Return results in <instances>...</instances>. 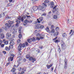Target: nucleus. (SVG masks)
Listing matches in <instances>:
<instances>
[{
	"instance_id": "09e8293b",
	"label": "nucleus",
	"mask_w": 74,
	"mask_h": 74,
	"mask_svg": "<svg viewBox=\"0 0 74 74\" xmlns=\"http://www.w3.org/2000/svg\"><path fill=\"white\" fill-rule=\"evenodd\" d=\"M47 15V13H44L42 14V16H46Z\"/></svg>"
},
{
	"instance_id": "dca6fc26",
	"label": "nucleus",
	"mask_w": 74,
	"mask_h": 74,
	"mask_svg": "<svg viewBox=\"0 0 74 74\" xmlns=\"http://www.w3.org/2000/svg\"><path fill=\"white\" fill-rule=\"evenodd\" d=\"M59 34V32L57 31L56 32L54 33L53 36L54 37H56V36H58V35Z\"/></svg>"
},
{
	"instance_id": "393cba45",
	"label": "nucleus",
	"mask_w": 74,
	"mask_h": 74,
	"mask_svg": "<svg viewBox=\"0 0 74 74\" xmlns=\"http://www.w3.org/2000/svg\"><path fill=\"white\" fill-rule=\"evenodd\" d=\"M21 53H22V52L21 51L19 53H18V58H20V57L21 56Z\"/></svg>"
},
{
	"instance_id": "37998d69",
	"label": "nucleus",
	"mask_w": 74,
	"mask_h": 74,
	"mask_svg": "<svg viewBox=\"0 0 74 74\" xmlns=\"http://www.w3.org/2000/svg\"><path fill=\"white\" fill-rule=\"evenodd\" d=\"M48 64L47 65V69H50V68H51V67H50V66H49V65H48Z\"/></svg>"
},
{
	"instance_id": "4be33fe9",
	"label": "nucleus",
	"mask_w": 74,
	"mask_h": 74,
	"mask_svg": "<svg viewBox=\"0 0 74 74\" xmlns=\"http://www.w3.org/2000/svg\"><path fill=\"white\" fill-rule=\"evenodd\" d=\"M45 10V7L44 6H43L42 7V9L41 10L42 11H44Z\"/></svg>"
},
{
	"instance_id": "3c124183",
	"label": "nucleus",
	"mask_w": 74,
	"mask_h": 74,
	"mask_svg": "<svg viewBox=\"0 0 74 74\" xmlns=\"http://www.w3.org/2000/svg\"><path fill=\"white\" fill-rule=\"evenodd\" d=\"M10 56H12V58H14V55L13 53L11 54Z\"/></svg>"
},
{
	"instance_id": "b1692460",
	"label": "nucleus",
	"mask_w": 74,
	"mask_h": 74,
	"mask_svg": "<svg viewBox=\"0 0 74 74\" xmlns=\"http://www.w3.org/2000/svg\"><path fill=\"white\" fill-rule=\"evenodd\" d=\"M55 33V29H51V30L50 32V33L51 34H53Z\"/></svg>"
},
{
	"instance_id": "de8ad7c7",
	"label": "nucleus",
	"mask_w": 74,
	"mask_h": 74,
	"mask_svg": "<svg viewBox=\"0 0 74 74\" xmlns=\"http://www.w3.org/2000/svg\"><path fill=\"white\" fill-rule=\"evenodd\" d=\"M36 39H35V38H34V37H33L32 38V41H33L34 42V41H36Z\"/></svg>"
},
{
	"instance_id": "72a5a7b5",
	"label": "nucleus",
	"mask_w": 74,
	"mask_h": 74,
	"mask_svg": "<svg viewBox=\"0 0 74 74\" xmlns=\"http://www.w3.org/2000/svg\"><path fill=\"white\" fill-rule=\"evenodd\" d=\"M4 43L5 45H7L8 44V41L7 40L5 41Z\"/></svg>"
},
{
	"instance_id": "052dcab7",
	"label": "nucleus",
	"mask_w": 74,
	"mask_h": 74,
	"mask_svg": "<svg viewBox=\"0 0 74 74\" xmlns=\"http://www.w3.org/2000/svg\"><path fill=\"white\" fill-rule=\"evenodd\" d=\"M51 14V11H50V12H49L48 13V15L49 16L50 15V14Z\"/></svg>"
},
{
	"instance_id": "4468645a",
	"label": "nucleus",
	"mask_w": 74,
	"mask_h": 74,
	"mask_svg": "<svg viewBox=\"0 0 74 74\" xmlns=\"http://www.w3.org/2000/svg\"><path fill=\"white\" fill-rule=\"evenodd\" d=\"M33 10L34 11H36L38 10V7L37 6H35L33 7Z\"/></svg>"
},
{
	"instance_id": "0e129e2a",
	"label": "nucleus",
	"mask_w": 74,
	"mask_h": 74,
	"mask_svg": "<svg viewBox=\"0 0 74 74\" xmlns=\"http://www.w3.org/2000/svg\"><path fill=\"white\" fill-rule=\"evenodd\" d=\"M3 53H4V54H6V51H3Z\"/></svg>"
},
{
	"instance_id": "f8f14e48",
	"label": "nucleus",
	"mask_w": 74,
	"mask_h": 74,
	"mask_svg": "<svg viewBox=\"0 0 74 74\" xmlns=\"http://www.w3.org/2000/svg\"><path fill=\"white\" fill-rule=\"evenodd\" d=\"M8 25H10V27L11 26V25H12L14 22L13 21H11L10 20H9L8 21Z\"/></svg>"
},
{
	"instance_id": "6ab92c4d",
	"label": "nucleus",
	"mask_w": 74,
	"mask_h": 74,
	"mask_svg": "<svg viewBox=\"0 0 74 74\" xmlns=\"http://www.w3.org/2000/svg\"><path fill=\"white\" fill-rule=\"evenodd\" d=\"M14 58L13 57H10L9 58H8V61H12L13 60V59Z\"/></svg>"
},
{
	"instance_id": "ea45409f",
	"label": "nucleus",
	"mask_w": 74,
	"mask_h": 74,
	"mask_svg": "<svg viewBox=\"0 0 74 74\" xmlns=\"http://www.w3.org/2000/svg\"><path fill=\"white\" fill-rule=\"evenodd\" d=\"M67 64H64V69H66V68H67Z\"/></svg>"
},
{
	"instance_id": "423d86ee",
	"label": "nucleus",
	"mask_w": 74,
	"mask_h": 74,
	"mask_svg": "<svg viewBox=\"0 0 74 74\" xmlns=\"http://www.w3.org/2000/svg\"><path fill=\"white\" fill-rule=\"evenodd\" d=\"M32 21L30 20L29 21V20L27 19H26L24 21V26H26V25H27V23H32Z\"/></svg>"
},
{
	"instance_id": "49530a36",
	"label": "nucleus",
	"mask_w": 74,
	"mask_h": 74,
	"mask_svg": "<svg viewBox=\"0 0 74 74\" xmlns=\"http://www.w3.org/2000/svg\"><path fill=\"white\" fill-rule=\"evenodd\" d=\"M54 28V26L53 25H51V29H53V28Z\"/></svg>"
},
{
	"instance_id": "f03ea898",
	"label": "nucleus",
	"mask_w": 74,
	"mask_h": 74,
	"mask_svg": "<svg viewBox=\"0 0 74 74\" xmlns=\"http://www.w3.org/2000/svg\"><path fill=\"white\" fill-rule=\"evenodd\" d=\"M21 21L22 22V17L21 16H19V18H18L17 19H16V26H18V25L21 23Z\"/></svg>"
},
{
	"instance_id": "f3484780",
	"label": "nucleus",
	"mask_w": 74,
	"mask_h": 74,
	"mask_svg": "<svg viewBox=\"0 0 74 74\" xmlns=\"http://www.w3.org/2000/svg\"><path fill=\"white\" fill-rule=\"evenodd\" d=\"M41 22H40L39 20H38V18L37 19V21H34V24H36V23H40Z\"/></svg>"
},
{
	"instance_id": "20e7f679",
	"label": "nucleus",
	"mask_w": 74,
	"mask_h": 74,
	"mask_svg": "<svg viewBox=\"0 0 74 74\" xmlns=\"http://www.w3.org/2000/svg\"><path fill=\"white\" fill-rule=\"evenodd\" d=\"M61 47L62 49H64L65 48V47H66V45H65V43L63 41L61 40Z\"/></svg>"
},
{
	"instance_id": "6e6d98bb",
	"label": "nucleus",
	"mask_w": 74,
	"mask_h": 74,
	"mask_svg": "<svg viewBox=\"0 0 74 74\" xmlns=\"http://www.w3.org/2000/svg\"><path fill=\"white\" fill-rule=\"evenodd\" d=\"M4 45H5L4 44H2L1 45V48H3V47H4Z\"/></svg>"
},
{
	"instance_id": "f704fd0d",
	"label": "nucleus",
	"mask_w": 74,
	"mask_h": 74,
	"mask_svg": "<svg viewBox=\"0 0 74 74\" xmlns=\"http://www.w3.org/2000/svg\"><path fill=\"white\" fill-rule=\"evenodd\" d=\"M57 18H58V16H57V15H54L53 16V18L54 19H57Z\"/></svg>"
},
{
	"instance_id": "e433bc0d",
	"label": "nucleus",
	"mask_w": 74,
	"mask_h": 74,
	"mask_svg": "<svg viewBox=\"0 0 74 74\" xmlns=\"http://www.w3.org/2000/svg\"><path fill=\"white\" fill-rule=\"evenodd\" d=\"M46 30L47 32H48L49 31V29L48 28V27L46 28Z\"/></svg>"
},
{
	"instance_id": "412c9836",
	"label": "nucleus",
	"mask_w": 74,
	"mask_h": 74,
	"mask_svg": "<svg viewBox=\"0 0 74 74\" xmlns=\"http://www.w3.org/2000/svg\"><path fill=\"white\" fill-rule=\"evenodd\" d=\"M15 70H16V69L15 68H13L10 71L13 73V72H15Z\"/></svg>"
},
{
	"instance_id": "473e14b6",
	"label": "nucleus",
	"mask_w": 74,
	"mask_h": 74,
	"mask_svg": "<svg viewBox=\"0 0 74 74\" xmlns=\"http://www.w3.org/2000/svg\"><path fill=\"white\" fill-rule=\"evenodd\" d=\"M6 18H7L8 19H11V17L8 16L7 14L6 15Z\"/></svg>"
},
{
	"instance_id": "0eeeda50",
	"label": "nucleus",
	"mask_w": 74,
	"mask_h": 74,
	"mask_svg": "<svg viewBox=\"0 0 74 74\" xmlns=\"http://www.w3.org/2000/svg\"><path fill=\"white\" fill-rule=\"evenodd\" d=\"M6 34L7 39H10V38L11 37V34L8 32L6 33Z\"/></svg>"
},
{
	"instance_id": "8fccbe9b",
	"label": "nucleus",
	"mask_w": 74,
	"mask_h": 74,
	"mask_svg": "<svg viewBox=\"0 0 74 74\" xmlns=\"http://www.w3.org/2000/svg\"><path fill=\"white\" fill-rule=\"evenodd\" d=\"M57 38H58V37L56 36V38L53 39V41H55V40L56 41V39H57Z\"/></svg>"
},
{
	"instance_id": "c756f323",
	"label": "nucleus",
	"mask_w": 74,
	"mask_h": 74,
	"mask_svg": "<svg viewBox=\"0 0 74 74\" xmlns=\"http://www.w3.org/2000/svg\"><path fill=\"white\" fill-rule=\"evenodd\" d=\"M62 36L63 37H66L67 36V34L66 33H64L62 34Z\"/></svg>"
},
{
	"instance_id": "13d9d810",
	"label": "nucleus",
	"mask_w": 74,
	"mask_h": 74,
	"mask_svg": "<svg viewBox=\"0 0 74 74\" xmlns=\"http://www.w3.org/2000/svg\"><path fill=\"white\" fill-rule=\"evenodd\" d=\"M3 41L0 40V45H1V44L3 43Z\"/></svg>"
},
{
	"instance_id": "4d7b16f0",
	"label": "nucleus",
	"mask_w": 74,
	"mask_h": 74,
	"mask_svg": "<svg viewBox=\"0 0 74 74\" xmlns=\"http://www.w3.org/2000/svg\"><path fill=\"white\" fill-rule=\"evenodd\" d=\"M59 29V27H56V31H57V30H58Z\"/></svg>"
},
{
	"instance_id": "7c9ffc66",
	"label": "nucleus",
	"mask_w": 74,
	"mask_h": 74,
	"mask_svg": "<svg viewBox=\"0 0 74 74\" xmlns=\"http://www.w3.org/2000/svg\"><path fill=\"white\" fill-rule=\"evenodd\" d=\"M13 34H17V31H13Z\"/></svg>"
},
{
	"instance_id": "c9c22d12",
	"label": "nucleus",
	"mask_w": 74,
	"mask_h": 74,
	"mask_svg": "<svg viewBox=\"0 0 74 74\" xmlns=\"http://www.w3.org/2000/svg\"><path fill=\"white\" fill-rule=\"evenodd\" d=\"M22 36L21 34H19L18 37L20 39H21V38H22Z\"/></svg>"
},
{
	"instance_id": "774afa93",
	"label": "nucleus",
	"mask_w": 74,
	"mask_h": 74,
	"mask_svg": "<svg viewBox=\"0 0 74 74\" xmlns=\"http://www.w3.org/2000/svg\"><path fill=\"white\" fill-rule=\"evenodd\" d=\"M21 74H25V72L24 71H22L21 73Z\"/></svg>"
},
{
	"instance_id": "9d476101",
	"label": "nucleus",
	"mask_w": 74,
	"mask_h": 74,
	"mask_svg": "<svg viewBox=\"0 0 74 74\" xmlns=\"http://www.w3.org/2000/svg\"><path fill=\"white\" fill-rule=\"evenodd\" d=\"M45 3H43V4L45 6H46L47 7V4L46 3H49V0H45Z\"/></svg>"
},
{
	"instance_id": "864d4df0",
	"label": "nucleus",
	"mask_w": 74,
	"mask_h": 74,
	"mask_svg": "<svg viewBox=\"0 0 74 74\" xmlns=\"http://www.w3.org/2000/svg\"><path fill=\"white\" fill-rule=\"evenodd\" d=\"M31 0L32 1L33 3H35V2H36V1H38V0Z\"/></svg>"
},
{
	"instance_id": "1a4fd4ad",
	"label": "nucleus",
	"mask_w": 74,
	"mask_h": 74,
	"mask_svg": "<svg viewBox=\"0 0 74 74\" xmlns=\"http://www.w3.org/2000/svg\"><path fill=\"white\" fill-rule=\"evenodd\" d=\"M15 44V42H14L13 41H11L9 44L10 45L9 46L10 48V46H12V45H14Z\"/></svg>"
},
{
	"instance_id": "bb28decb",
	"label": "nucleus",
	"mask_w": 74,
	"mask_h": 74,
	"mask_svg": "<svg viewBox=\"0 0 74 74\" xmlns=\"http://www.w3.org/2000/svg\"><path fill=\"white\" fill-rule=\"evenodd\" d=\"M1 38H4V35L3 34H1Z\"/></svg>"
},
{
	"instance_id": "a878e982",
	"label": "nucleus",
	"mask_w": 74,
	"mask_h": 74,
	"mask_svg": "<svg viewBox=\"0 0 74 74\" xmlns=\"http://www.w3.org/2000/svg\"><path fill=\"white\" fill-rule=\"evenodd\" d=\"M55 43H58V42H60V41L58 39H57L54 41Z\"/></svg>"
},
{
	"instance_id": "a18cd8bd",
	"label": "nucleus",
	"mask_w": 74,
	"mask_h": 74,
	"mask_svg": "<svg viewBox=\"0 0 74 74\" xmlns=\"http://www.w3.org/2000/svg\"><path fill=\"white\" fill-rule=\"evenodd\" d=\"M17 43H19L21 42V40L20 39H18L17 40Z\"/></svg>"
},
{
	"instance_id": "cd10ccee",
	"label": "nucleus",
	"mask_w": 74,
	"mask_h": 74,
	"mask_svg": "<svg viewBox=\"0 0 74 74\" xmlns=\"http://www.w3.org/2000/svg\"><path fill=\"white\" fill-rule=\"evenodd\" d=\"M5 50L8 51H10V49L8 47H5Z\"/></svg>"
},
{
	"instance_id": "9b49d317",
	"label": "nucleus",
	"mask_w": 74,
	"mask_h": 74,
	"mask_svg": "<svg viewBox=\"0 0 74 74\" xmlns=\"http://www.w3.org/2000/svg\"><path fill=\"white\" fill-rule=\"evenodd\" d=\"M41 25V24H38L37 25H35V27H36V28L37 29H40V26Z\"/></svg>"
},
{
	"instance_id": "c85d7f7f",
	"label": "nucleus",
	"mask_w": 74,
	"mask_h": 74,
	"mask_svg": "<svg viewBox=\"0 0 74 74\" xmlns=\"http://www.w3.org/2000/svg\"><path fill=\"white\" fill-rule=\"evenodd\" d=\"M21 30H22V28L21 27L19 28L18 30V32L19 34H21Z\"/></svg>"
},
{
	"instance_id": "338daca9",
	"label": "nucleus",
	"mask_w": 74,
	"mask_h": 74,
	"mask_svg": "<svg viewBox=\"0 0 74 74\" xmlns=\"http://www.w3.org/2000/svg\"><path fill=\"white\" fill-rule=\"evenodd\" d=\"M13 67L14 68H16V67H17V66L15 65H13Z\"/></svg>"
},
{
	"instance_id": "39448f33",
	"label": "nucleus",
	"mask_w": 74,
	"mask_h": 74,
	"mask_svg": "<svg viewBox=\"0 0 74 74\" xmlns=\"http://www.w3.org/2000/svg\"><path fill=\"white\" fill-rule=\"evenodd\" d=\"M5 25L6 26L4 28L5 30H8V29L11 27V25H8V23H5Z\"/></svg>"
},
{
	"instance_id": "aec40b11",
	"label": "nucleus",
	"mask_w": 74,
	"mask_h": 74,
	"mask_svg": "<svg viewBox=\"0 0 74 74\" xmlns=\"http://www.w3.org/2000/svg\"><path fill=\"white\" fill-rule=\"evenodd\" d=\"M42 6L40 5L38 6V10H41V9H42Z\"/></svg>"
},
{
	"instance_id": "5fc2aeb1",
	"label": "nucleus",
	"mask_w": 74,
	"mask_h": 74,
	"mask_svg": "<svg viewBox=\"0 0 74 74\" xmlns=\"http://www.w3.org/2000/svg\"><path fill=\"white\" fill-rule=\"evenodd\" d=\"M10 6H11V5L10 3H9L7 4V7H10Z\"/></svg>"
},
{
	"instance_id": "603ef678",
	"label": "nucleus",
	"mask_w": 74,
	"mask_h": 74,
	"mask_svg": "<svg viewBox=\"0 0 74 74\" xmlns=\"http://www.w3.org/2000/svg\"><path fill=\"white\" fill-rule=\"evenodd\" d=\"M36 37H40V34L38 33L36 35Z\"/></svg>"
},
{
	"instance_id": "bf43d9fd",
	"label": "nucleus",
	"mask_w": 74,
	"mask_h": 74,
	"mask_svg": "<svg viewBox=\"0 0 74 74\" xmlns=\"http://www.w3.org/2000/svg\"><path fill=\"white\" fill-rule=\"evenodd\" d=\"M53 67H52L51 68V71H52L53 72Z\"/></svg>"
},
{
	"instance_id": "ddd939ff",
	"label": "nucleus",
	"mask_w": 74,
	"mask_h": 74,
	"mask_svg": "<svg viewBox=\"0 0 74 74\" xmlns=\"http://www.w3.org/2000/svg\"><path fill=\"white\" fill-rule=\"evenodd\" d=\"M51 5L50 7V8H53L55 6V5H54V2H52L50 3Z\"/></svg>"
},
{
	"instance_id": "c03bdc74",
	"label": "nucleus",
	"mask_w": 74,
	"mask_h": 74,
	"mask_svg": "<svg viewBox=\"0 0 74 74\" xmlns=\"http://www.w3.org/2000/svg\"><path fill=\"white\" fill-rule=\"evenodd\" d=\"M4 16L3 15V14H0V18H1V17H4Z\"/></svg>"
},
{
	"instance_id": "7ed1b4c3",
	"label": "nucleus",
	"mask_w": 74,
	"mask_h": 74,
	"mask_svg": "<svg viewBox=\"0 0 74 74\" xmlns=\"http://www.w3.org/2000/svg\"><path fill=\"white\" fill-rule=\"evenodd\" d=\"M21 16H22V22H23V21H24V19H26V18H27V19H29L30 18H31V16H30V15L28 16L27 15H26L25 16L23 15H21Z\"/></svg>"
},
{
	"instance_id": "a211bd4d",
	"label": "nucleus",
	"mask_w": 74,
	"mask_h": 74,
	"mask_svg": "<svg viewBox=\"0 0 74 74\" xmlns=\"http://www.w3.org/2000/svg\"><path fill=\"white\" fill-rule=\"evenodd\" d=\"M27 41L29 43H31V42H32V38L28 39L27 40Z\"/></svg>"
},
{
	"instance_id": "58836bf2",
	"label": "nucleus",
	"mask_w": 74,
	"mask_h": 74,
	"mask_svg": "<svg viewBox=\"0 0 74 74\" xmlns=\"http://www.w3.org/2000/svg\"><path fill=\"white\" fill-rule=\"evenodd\" d=\"M64 62L65 64H67V60L66 58L65 59Z\"/></svg>"
},
{
	"instance_id": "a19ab883",
	"label": "nucleus",
	"mask_w": 74,
	"mask_h": 74,
	"mask_svg": "<svg viewBox=\"0 0 74 74\" xmlns=\"http://www.w3.org/2000/svg\"><path fill=\"white\" fill-rule=\"evenodd\" d=\"M13 30H14V31H17V29H16V27H14L13 28Z\"/></svg>"
},
{
	"instance_id": "79ce46f5",
	"label": "nucleus",
	"mask_w": 74,
	"mask_h": 74,
	"mask_svg": "<svg viewBox=\"0 0 74 74\" xmlns=\"http://www.w3.org/2000/svg\"><path fill=\"white\" fill-rule=\"evenodd\" d=\"M26 68H23L22 70L23 71H26Z\"/></svg>"
},
{
	"instance_id": "6e6552de",
	"label": "nucleus",
	"mask_w": 74,
	"mask_h": 74,
	"mask_svg": "<svg viewBox=\"0 0 74 74\" xmlns=\"http://www.w3.org/2000/svg\"><path fill=\"white\" fill-rule=\"evenodd\" d=\"M36 58H34L33 57L30 56L29 58V60L30 61H32L33 63H34L35 61H36Z\"/></svg>"
},
{
	"instance_id": "f257e3e1",
	"label": "nucleus",
	"mask_w": 74,
	"mask_h": 74,
	"mask_svg": "<svg viewBox=\"0 0 74 74\" xmlns=\"http://www.w3.org/2000/svg\"><path fill=\"white\" fill-rule=\"evenodd\" d=\"M28 43L27 42H26L25 43L20 44L18 47V51H21V48L22 47H23L24 48L26 47V46H27L28 45Z\"/></svg>"
},
{
	"instance_id": "2eb2a0df",
	"label": "nucleus",
	"mask_w": 74,
	"mask_h": 74,
	"mask_svg": "<svg viewBox=\"0 0 74 74\" xmlns=\"http://www.w3.org/2000/svg\"><path fill=\"white\" fill-rule=\"evenodd\" d=\"M56 7H57V6L56 5L53 8V10H52V12L53 13H54L55 12H56Z\"/></svg>"
},
{
	"instance_id": "69168bd1",
	"label": "nucleus",
	"mask_w": 74,
	"mask_h": 74,
	"mask_svg": "<svg viewBox=\"0 0 74 74\" xmlns=\"http://www.w3.org/2000/svg\"><path fill=\"white\" fill-rule=\"evenodd\" d=\"M40 40H42V39H44V38L43 37H40Z\"/></svg>"
},
{
	"instance_id": "680f3d73",
	"label": "nucleus",
	"mask_w": 74,
	"mask_h": 74,
	"mask_svg": "<svg viewBox=\"0 0 74 74\" xmlns=\"http://www.w3.org/2000/svg\"><path fill=\"white\" fill-rule=\"evenodd\" d=\"M5 13H6V12H3V16H5Z\"/></svg>"
},
{
	"instance_id": "e2e57ef3",
	"label": "nucleus",
	"mask_w": 74,
	"mask_h": 74,
	"mask_svg": "<svg viewBox=\"0 0 74 74\" xmlns=\"http://www.w3.org/2000/svg\"><path fill=\"white\" fill-rule=\"evenodd\" d=\"M73 32V30L71 29V30L70 32L69 33V34H71V33Z\"/></svg>"
},
{
	"instance_id": "4c0bfd02",
	"label": "nucleus",
	"mask_w": 74,
	"mask_h": 74,
	"mask_svg": "<svg viewBox=\"0 0 74 74\" xmlns=\"http://www.w3.org/2000/svg\"><path fill=\"white\" fill-rule=\"evenodd\" d=\"M44 27V26L43 25H40V29H43Z\"/></svg>"
},
{
	"instance_id": "5701e85b",
	"label": "nucleus",
	"mask_w": 74,
	"mask_h": 74,
	"mask_svg": "<svg viewBox=\"0 0 74 74\" xmlns=\"http://www.w3.org/2000/svg\"><path fill=\"white\" fill-rule=\"evenodd\" d=\"M43 19H44L43 17H40L39 18L38 20L40 22V21H42L43 20Z\"/></svg>"
},
{
	"instance_id": "2f4dec72",
	"label": "nucleus",
	"mask_w": 74,
	"mask_h": 74,
	"mask_svg": "<svg viewBox=\"0 0 74 74\" xmlns=\"http://www.w3.org/2000/svg\"><path fill=\"white\" fill-rule=\"evenodd\" d=\"M30 57V56L29 54L27 55L26 56V59H29Z\"/></svg>"
}]
</instances>
